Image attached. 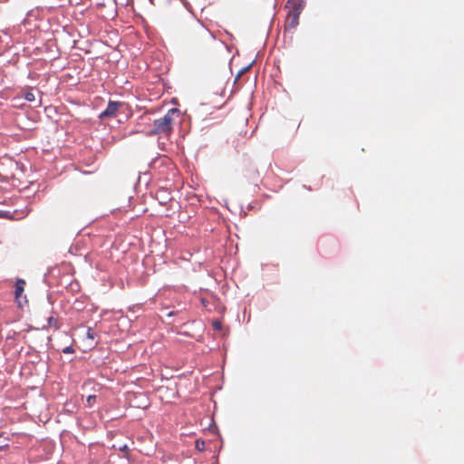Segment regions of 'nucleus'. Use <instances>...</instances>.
<instances>
[{
    "mask_svg": "<svg viewBox=\"0 0 464 464\" xmlns=\"http://www.w3.org/2000/svg\"><path fill=\"white\" fill-rule=\"evenodd\" d=\"M121 106L120 102H109L107 108L100 114L101 119L114 117Z\"/></svg>",
    "mask_w": 464,
    "mask_h": 464,
    "instance_id": "3",
    "label": "nucleus"
},
{
    "mask_svg": "<svg viewBox=\"0 0 464 464\" xmlns=\"http://www.w3.org/2000/svg\"><path fill=\"white\" fill-rule=\"evenodd\" d=\"M179 109L172 108L161 118L153 121V128L149 130L146 134L148 136H164L170 135L173 130V124L176 118L179 116Z\"/></svg>",
    "mask_w": 464,
    "mask_h": 464,
    "instance_id": "1",
    "label": "nucleus"
},
{
    "mask_svg": "<svg viewBox=\"0 0 464 464\" xmlns=\"http://www.w3.org/2000/svg\"><path fill=\"white\" fill-rule=\"evenodd\" d=\"M48 325L50 327H54V328H58V322H57V319L53 318V317H49L48 318Z\"/></svg>",
    "mask_w": 464,
    "mask_h": 464,
    "instance_id": "7",
    "label": "nucleus"
},
{
    "mask_svg": "<svg viewBox=\"0 0 464 464\" xmlns=\"http://www.w3.org/2000/svg\"><path fill=\"white\" fill-rule=\"evenodd\" d=\"M285 8L289 9V14H296L297 17H300L304 9V3L302 0H288L286 2Z\"/></svg>",
    "mask_w": 464,
    "mask_h": 464,
    "instance_id": "2",
    "label": "nucleus"
},
{
    "mask_svg": "<svg viewBox=\"0 0 464 464\" xmlns=\"http://www.w3.org/2000/svg\"><path fill=\"white\" fill-rule=\"evenodd\" d=\"M195 447L198 451H203L206 448V443L203 440H197Z\"/></svg>",
    "mask_w": 464,
    "mask_h": 464,
    "instance_id": "6",
    "label": "nucleus"
},
{
    "mask_svg": "<svg viewBox=\"0 0 464 464\" xmlns=\"http://www.w3.org/2000/svg\"><path fill=\"white\" fill-rule=\"evenodd\" d=\"M24 99L28 102H34V101H35V95H34V93H33L31 92H27L24 94Z\"/></svg>",
    "mask_w": 464,
    "mask_h": 464,
    "instance_id": "9",
    "label": "nucleus"
},
{
    "mask_svg": "<svg viewBox=\"0 0 464 464\" xmlns=\"http://www.w3.org/2000/svg\"><path fill=\"white\" fill-rule=\"evenodd\" d=\"M25 282L23 279H18L15 283V297L18 298L24 292Z\"/></svg>",
    "mask_w": 464,
    "mask_h": 464,
    "instance_id": "5",
    "label": "nucleus"
},
{
    "mask_svg": "<svg viewBox=\"0 0 464 464\" xmlns=\"http://www.w3.org/2000/svg\"><path fill=\"white\" fill-rule=\"evenodd\" d=\"M299 24V17L296 16V14H287L285 27L287 30L295 29Z\"/></svg>",
    "mask_w": 464,
    "mask_h": 464,
    "instance_id": "4",
    "label": "nucleus"
},
{
    "mask_svg": "<svg viewBox=\"0 0 464 464\" xmlns=\"http://www.w3.org/2000/svg\"><path fill=\"white\" fill-rule=\"evenodd\" d=\"M87 337L93 340L95 338V333L92 328H88L87 330Z\"/></svg>",
    "mask_w": 464,
    "mask_h": 464,
    "instance_id": "10",
    "label": "nucleus"
},
{
    "mask_svg": "<svg viewBox=\"0 0 464 464\" xmlns=\"http://www.w3.org/2000/svg\"><path fill=\"white\" fill-rule=\"evenodd\" d=\"M63 353H74V350L72 346H68L63 350Z\"/></svg>",
    "mask_w": 464,
    "mask_h": 464,
    "instance_id": "12",
    "label": "nucleus"
},
{
    "mask_svg": "<svg viewBox=\"0 0 464 464\" xmlns=\"http://www.w3.org/2000/svg\"><path fill=\"white\" fill-rule=\"evenodd\" d=\"M212 325H213L214 329H216V330L219 331L222 329V324L219 321H214L212 323Z\"/></svg>",
    "mask_w": 464,
    "mask_h": 464,
    "instance_id": "11",
    "label": "nucleus"
},
{
    "mask_svg": "<svg viewBox=\"0 0 464 464\" xmlns=\"http://www.w3.org/2000/svg\"><path fill=\"white\" fill-rule=\"evenodd\" d=\"M86 401H87V405H88L89 407L93 406V404H94V403H95V401H96V395H89V396L87 397Z\"/></svg>",
    "mask_w": 464,
    "mask_h": 464,
    "instance_id": "8",
    "label": "nucleus"
}]
</instances>
